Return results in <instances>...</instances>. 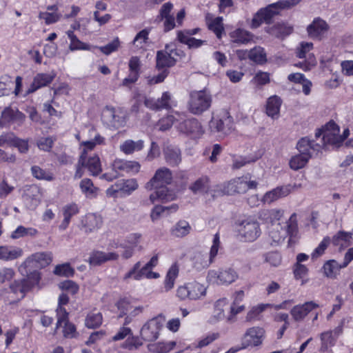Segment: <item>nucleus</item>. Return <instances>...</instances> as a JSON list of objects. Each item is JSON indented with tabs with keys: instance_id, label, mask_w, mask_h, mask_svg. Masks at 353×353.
Segmentation results:
<instances>
[{
	"instance_id": "obj_13",
	"label": "nucleus",
	"mask_w": 353,
	"mask_h": 353,
	"mask_svg": "<svg viewBox=\"0 0 353 353\" xmlns=\"http://www.w3.org/2000/svg\"><path fill=\"white\" fill-rule=\"evenodd\" d=\"M237 278L236 272L232 268L210 270L208 274V280L218 285L230 284L235 281Z\"/></svg>"
},
{
	"instance_id": "obj_8",
	"label": "nucleus",
	"mask_w": 353,
	"mask_h": 353,
	"mask_svg": "<svg viewBox=\"0 0 353 353\" xmlns=\"http://www.w3.org/2000/svg\"><path fill=\"white\" fill-rule=\"evenodd\" d=\"M280 10L277 3L270 4L266 8L260 9L252 20L251 28H257L263 23H271L273 18L279 14Z\"/></svg>"
},
{
	"instance_id": "obj_6",
	"label": "nucleus",
	"mask_w": 353,
	"mask_h": 353,
	"mask_svg": "<svg viewBox=\"0 0 353 353\" xmlns=\"http://www.w3.org/2000/svg\"><path fill=\"white\" fill-rule=\"evenodd\" d=\"M220 245V237L219 233L214 236L212 245L210 248V256L202 252H196L192 257L193 265L197 270H202L208 268L214 261L217 255Z\"/></svg>"
},
{
	"instance_id": "obj_20",
	"label": "nucleus",
	"mask_w": 353,
	"mask_h": 353,
	"mask_svg": "<svg viewBox=\"0 0 353 353\" xmlns=\"http://www.w3.org/2000/svg\"><path fill=\"white\" fill-rule=\"evenodd\" d=\"M141 262L136 263L133 268L125 274L123 279L127 280L133 278L134 280H141L143 278L157 279L159 276L158 273L154 272L145 265L141 268Z\"/></svg>"
},
{
	"instance_id": "obj_30",
	"label": "nucleus",
	"mask_w": 353,
	"mask_h": 353,
	"mask_svg": "<svg viewBox=\"0 0 353 353\" xmlns=\"http://www.w3.org/2000/svg\"><path fill=\"white\" fill-rule=\"evenodd\" d=\"M171 96L168 92L163 93L161 97L157 100L145 99V104L147 107L152 110L169 109L170 108Z\"/></svg>"
},
{
	"instance_id": "obj_50",
	"label": "nucleus",
	"mask_w": 353,
	"mask_h": 353,
	"mask_svg": "<svg viewBox=\"0 0 353 353\" xmlns=\"http://www.w3.org/2000/svg\"><path fill=\"white\" fill-rule=\"evenodd\" d=\"M310 157L311 155L304 156L301 154L292 157L289 162L290 168L294 170L303 168L307 164Z\"/></svg>"
},
{
	"instance_id": "obj_24",
	"label": "nucleus",
	"mask_w": 353,
	"mask_h": 353,
	"mask_svg": "<svg viewBox=\"0 0 353 353\" xmlns=\"http://www.w3.org/2000/svg\"><path fill=\"white\" fill-rule=\"evenodd\" d=\"M154 189H155V191L150 194L149 197L151 203H154L157 201L166 203L174 201L176 198L175 192L169 189L167 186H160Z\"/></svg>"
},
{
	"instance_id": "obj_43",
	"label": "nucleus",
	"mask_w": 353,
	"mask_h": 353,
	"mask_svg": "<svg viewBox=\"0 0 353 353\" xmlns=\"http://www.w3.org/2000/svg\"><path fill=\"white\" fill-rule=\"evenodd\" d=\"M179 267L176 264L172 265L168 270L164 281V288L166 292L174 288L175 280L179 275Z\"/></svg>"
},
{
	"instance_id": "obj_2",
	"label": "nucleus",
	"mask_w": 353,
	"mask_h": 353,
	"mask_svg": "<svg viewBox=\"0 0 353 353\" xmlns=\"http://www.w3.org/2000/svg\"><path fill=\"white\" fill-rule=\"evenodd\" d=\"M211 103L212 97L207 90L192 91L190 94L188 110L193 114H201L210 108Z\"/></svg>"
},
{
	"instance_id": "obj_15",
	"label": "nucleus",
	"mask_w": 353,
	"mask_h": 353,
	"mask_svg": "<svg viewBox=\"0 0 353 353\" xmlns=\"http://www.w3.org/2000/svg\"><path fill=\"white\" fill-rule=\"evenodd\" d=\"M26 120V115L17 108L6 107L2 111L0 117V128L6 127L10 123L21 125Z\"/></svg>"
},
{
	"instance_id": "obj_12",
	"label": "nucleus",
	"mask_w": 353,
	"mask_h": 353,
	"mask_svg": "<svg viewBox=\"0 0 353 353\" xmlns=\"http://www.w3.org/2000/svg\"><path fill=\"white\" fill-rule=\"evenodd\" d=\"M239 233L245 241H254L261 234L259 223L254 219L248 218L241 223Z\"/></svg>"
},
{
	"instance_id": "obj_18",
	"label": "nucleus",
	"mask_w": 353,
	"mask_h": 353,
	"mask_svg": "<svg viewBox=\"0 0 353 353\" xmlns=\"http://www.w3.org/2000/svg\"><path fill=\"white\" fill-rule=\"evenodd\" d=\"M177 129L179 132L191 136L193 138L200 137L204 132L200 122L194 118L184 120L179 123Z\"/></svg>"
},
{
	"instance_id": "obj_9",
	"label": "nucleus",
	"mask_w": 353,
	"mask_h": 353,
	"mask_svg": "<svg viewBox=\"0 0 353 353\" xmlns=\"http://www.w3.org/2000/svg\"><path fill=\"white\" fill-rule=\"evenodd\" d=\"M296 218V214L293 213L290 218L289 223H288L286 231H280L279 229L280 227L277 225L276 228H274L270 232V236L272 238L274 243H279L283 241L285 237L286 234L290 236L288 241L289 244L295 243V241L293 240V238L295 236L297 231L296 224L294 223Z\"/></svg>"
},
{
	"instance_id": "obj_17",
	"label": "nucleus",
	"mask_w": 353,
	"mask_h": 353,
	"mask_svg": "<svg viewBox=\"0 0 353 353\" xmlns=\"http://www.w3.org/2000/svg\"><path fill=\"white\" fill-rule=\"evenodd\" d=\"M265 336V330L259 327H252L247 330L242 338L243 348L260 345Z\"/></svg>"
},
{
	"instance_id": "obj_14",
	"label": "nucleus",
	"mask_w": 353,
	"mask_h": 353,
	"mask_svg": "<svg viewBox=\"0 0 353 353\" xmlns=\"http://www.w3.org/2000/svg\"><path fill=\"white\" fill-rule=\"evenodd\" d=\"M339 128L335 122L330 121L324 127L321 148L326 145L339 147L342 143V139L339 134Z\"/></svg>"
},
{
	"instance_id": "obj_10",
	"label": "nucleus",
	"mask_w": 353,
	"mask_h": 353,
	"mask_svg": "<svg viewBox=\"0 0 353 353\" xmlns=\"http://www.w3.org/2000/svg\"><path fill=\"white\" fill-rule=\"evenodd\" d=\"M245 188L244 178L239 177L217 185L214 192L218 194L232 195L245 193Z\"/></svg>"
},
{
	"instance_id": "obj_33",
	"label": "nucleus",
	"mask_w": 353,
	"mask_h": 353,
	"mask_svg": "<svg viewBox=\"0 0 353 353\" xmlns=\"http://www.w3.org/2000/svg\"><path fill=\"white\" fill-rule=\"evenodd\" d=\"M265 31L276 38L283 39L292 32L293 28L285 23H278L272 27L266 28Z\"/></svg>"
},
{
	"instance_id": "obj_23",
	"label": "nucleus",
	"mask_w": 353,
	"mask_h": 353,
	"mask_svg": "<svg viewBox=\"0 0 353 353\" xmlns=\"http://www.w3.org/2000/svg\"><path fill=\"white\" fill-rule=\"evenodd\" d=\"M319 307L316 303L312 301H307L294 306L290 310V314L295 321H301L311 311Z\"/></svg>"
},
{
	"instance_id": "obj_38",
	"label": "nucleus",
	"mask_w": 353,
	"mask_h": 353,
	"mask_svg": "<svg viewBox=\"0 0 353 353\" xmlns=\"http://www.w3.org/2000/svg\"><path fill=\"white\" fill-rule=\"evenodd\" d=\"M78 212L79 208L75 203H72L64 206L63 208V220L59 225L60 229H66L70 223L71 217L77 214Z\"/></svg>"
},
{
	"instance_id": "obj_59",
	"label": "nucleus",
	"mask_w": 353,
	"mask_h": 353,
	"mask_svg": "<svg viewBox=\"0 0 353 353\" xmlns=\"http://www.w3.org/2000/svg\"><path fill=\"white\" fill-rule=\"evenodd\" d=\"M321 339L322 341L321 351L324 352L327 350L328 347H332L335 343V339L332 335V332H325L321 334Z\"/></svg>"
},
{
	"instance_id": "obj_27",
	"label": "nucleus",
	"mask_w": 353,
	"mask_h": 353,
	"mask_svg": "<svg viewBox=\"0 0 353 353\" xmlns=\"http://www.w3.org/2000/svg\"><path fill=\"white\" fill-rule=\"evenodd\" d=\"M290 192L291 187L290 185L276 187L267 192L263 196L262 201L264 203L270 204L281 198L288 196Z\"/></svg>"
},
{
	"instance_id": "obj_34",
	"label": "nucleus",
	"mask_w": 353,
	"mask_h": 353,
	"mask_svg": "<svg viewBox=\"0 0 353 353\" xmlns=\"http://www.w3.org/2000/svg\"><path fill=\"white\" fill-rule=\"evenodd\" d=\"M352 233L339 231L331 239V242L334 246H339L340 249L345 248L352 243Z\"/></svg>"
},
{
	"instance_id": "obj_16",
	"label": "nucleus",
	"mask_w": 353,
	"mask_h": 353,
	"mask_svg": "<svg viewBox=\"0 0 353 353\" xmlns=\"http://www.w3.org/2000/svg\"><path fill=\"white\" fill-rule=\"evenodd\" d=\"M352 260H353V247L345 253L342 264H339L335 260L327 261L323 267L324 274L329 278H335L338 272L341 268H345Z\"/></svg>"
},
{
	"instance_id": "obj_4",
	"label": "nucleus",
	"mask_w": 353,
	"mask_h": 353,
	"mask_svg": "<svg viewBox=\"0 0 353 353\" xmlns=\"http://www.w3.org/2000/svg\"><path fill=\"white\" fill-rule=\"evenodd\" d=\"M206 290V287L203 284L192 281L179 286L176 295L181 301H196L205 296Z\"/></svg>"
},
{
	"instance_id": "obj_51",
	"label": "nucleus",
	"mask_w": 353,
	"mask_h": 353,
	"mask_svg": "<svg viewBox=\"0 0 353 353\" xmlns=\"http://www.w3.org/2000/svg\"><path fill=\"white\" fill-rule=\"evenodd\" d=\"M31 173L34 178L39 180L51 181L54 179V175L51 172L42 169L38 165L32 166Z\"/></svg>"
},
{
	"instance_id": "obj_22",
	"label": "nucleus",
	"mask_w": 353,
	"mask_h": 353,
	"mask_svg": "<svg viewBox=\"0 0 353 353\" xmlns=\"http://www.w3.org/2000/svg\"><path fill=\"white\" fill-rule=\"evenodd\" d=\"M101 119L103 123L110 128H119L123 126L124 121L116 114L114 108L106 106L102 111Z\"/></svg>"
},
{
	"instance_id": "obj_40",
	"label": "nucleus",
	"mask_w": 353,
	"mask_h": 353,
	"mask_svg": "<svg viewBox=\"0 0 353 353\" xmlns=\"http://www.w3.org/2000/svg\"><path fill=\"white\" fill-rule=\"evenodd\" d=\"M281 100L277 96L270 97L267 101L266 113L269 117L274 119L278 117L279 114Z\"/></svg>"
},
{
	"instance_id": "obj_31",
	"label": "nucleus",
	"mask_w": 353,
	"mask_h": 353,
	"mask_svg": "<svg viewBox=\"0 0 353 353\" xmlns=\"http://www.w3.org/2000/svg\"><path fill=\"white\" fill-rule=\"evenodd\" d=\"M163 154L165 161L172 166L177 165L181 161V150L176 146H167L164 149Z\"/></svg>"
},
{
	"instance_id": "obj_58",
	"label": "nucleus",
	"mask_w": 353,
	"mask_h": 353,
	"mask_svg": "<svg viewBox=\"0 0 353 353\" xmlns=\"http://www.w3.org/2000/svg\"><path fill=\"white\" fill-rule=\"evenodd\" d=\"M139 187L135 179H122V193L125 195H130Z\"/></svg>"
},
{
	"instance_id": "obj_56",
	"label": "nucleus",
	"mask_w": 353,
	"mask_h": 353,
	"mask_svg": "<svg viewBox=\"0 0 353 353\" xmlns=\"http://www.w3.org/2000/svg\"><path fill=\"white\" fill-rule=\"evenodd\" d=\"M149 30L143 29L137 34L132 41L136 48L139 49L143 48L144 45L148 43L149 39Z\"/></svg>"
},
{
	"instance_id": "obj_7",
	"label": "nucleus",
	"mask_w": 353,
	"mask_h": 353,
	"mask_svg": "<svg viewBox=\"0 0 353 353\" xmlns=\"http://www.w3.org/2000/svg\"><path fill=\"white\" fill-rule=\"evenodd\" d=\"M165 319L163 315L153 318L145 323L141 330V336L145 341H154L158 337Z\"/></svg>"
},
{
	"instance_id": "obj_5",
	"label": "nucleus",
	"mask_w": 353,
	"mask_h": 353,
	"mask_svg": "<svg viewBox=\"0 0 353 353\" xmlns=\"http://www.w3.org/2000/svg\"><path fill=\"white\" fill-rule=\"evenodd\" d=\"M233 119L228 112H222L216 116H213L209 122V128L212 133H216L219 137H225L232 132Z\"/></svg>"
},
{
	"instance_id": "obj_26",
	"label": "nucleus",
	"mask_w": 353,
	"mask_h": 353,
	"mask_svg": "<svg viewBox=\"0 0 353 353\" xmlns=\"http://www.w3.org/2000/svg\"><path fill=\"white\" fill-rule=\"evenodd\" d=\"M23 254L22 248L14 245H0V260L11 261L19 259Z\"/></svg>"
},
{
	"instance_id": "obj_1",
	"label": "nucleus",
	"mask_w": 353,
	"mask_h": 353,
	"mask_svg": "<svg viewBox=\"0 0 353 353\" xmlns=\"http://www.w3.org/2000/svg\"><path fill=\"white\" fill-rule=\"evenodd\" d=\"M41 279L40 273L34 271L29 274L26 279L16 280L10 285V292L15 295L12 302L17 301L25 296L26 292L38 285Z\"/></svg>"
},
{
	"instance_id": "obj_44",
	"label": "nucleus",
	"mask_w": 353,
	"mask_h": 353,
	"mask_svg": "<svg viewBox=\"0 0 353 353\" xmlns=\"http://www.w3.org/2000/svg\"><path fill=\"white\" fill-rule=\"evenodd\" d=\"M189 188L194 194L208 192L210 188L209 179L207 176L200 177Z\"/></svg>"
},
{
	"instance_id": "obj_36",
	"label": "nucleus",
	"mask_w": 353,
	"mask_h": 353,
	"mask_svg": "<svg viewBox=\"0 0 353 353\" xmlns=\"http://www.w3.org/2000/svg\"><path fill=\"white\" fill-rule=\"evenodd\" d=\"M231 41L237 44H247L253 39V34L243 29H236L230 33Z\"/></svg>"
},
{
	"instance_id": "obj_32",
	"label": "nucleus",
	"mask_w": 353,
	"mask_h": 353,
	"mask_svg": "<svg viewBox=\"0 0 353 353\" xmlns=\"http://www.w3.org/2000/svg\"><path fill=\"white\" fill-rule=\"evenodd\" d=\"M140 165L136 161H127L123 160H115L112 163L114 171H123L127 173H137L139 171Z\"/></svg>"
},
{
	"instance_id": "obj_48",
	"label": "nucleus",
	"mask_w": 353,
	"mask_h": 353,
	"mask_svg": "<svg viewBox=\"0 0 353 353\" xmlns=\"http://www.w3.org/2000/svg\"><path fill=\"white\" fill-rule=\"evenodd\" d=\"M283 215V210L281 209L264 210L260 212V217L271 223L279 221Z\"/></svg>"
},
{
	"instance_id": "obj_60",
	"label": "nucleus",
	"mask_w": 353,
	"mask_h": 353,
	"mask_svg": "<svg viewBox=\"0 0 353 353\" xmlns=\"http://www.w3.org/2000/svg\"><path fill=\"white\" fill-rule=\"evenodd\" d=\"M61 17V14L58 12H41L39 14V18L43 19L47 25L56 23Z\"/></svg>"
},
{
	"instance_id": "obj_52",
	"label": "nucleus",
	"mask_w": 353,
	"mask_h": 353,
	"mask_svg": "<svg viewBox=\"0 0 353 353\" xmlns=\"http://www.w3.org/2000/svg\"><path fill=\"white\" fill-rule=\"evenodd\" d=\"M227 305L228 302L226 299H221L216 301L214 304V314L212 316L213 321H219L224 319V309Z\"/></svg>"
},
{
	"instance_id": "obj_46",
	"label": "nucleus",
	"mask_w": 353,
	"mask_h": 353,
	"mask_svg": "<svg viewBox=\"0 0 353 353\" xmlns=\"http://www.w3.org/2000/svg\"><path fill=\"white\" fill-rule=\"evenodd\" d=\"M250 59L257 63L263 64L267 61L266 53L263 48L256 46L250 50Z\"/></svg>"
},
{
	"instance_id": "obj_54",
	"label": "nucleus",
	"mask_w": 353,
	"mask_h": 353,
	"mask_svg": "<svg viewBox=\"0 0 353 353\" xmlns=\"http://www.w3.org/2000/svg\"><path fill=\"white\" fill-rule=\"evenodd\" d=\"M176 343L170 341L168 343L159 342L149 345V350L157 353H167L174 348Z\"/></svg>"
},
{
	"instance_id": "obj_25",
	"label": "nucleus",
	"mask_w": 353,
	"mask_h": 353,
	"mask_svg": "<svg viewBox=\"0 0 353 353\" xmlns=\"http://www.w3.org/2000/svg\"><path fill=\"white\" fill-rule=\"evenodd\" d=\"M119 257V254L116 252L94 250L90 253L88 263L90 265L97 266L109 261H117Z\"/></svg>"
},
{
	"instance_id": "obj_57",
	"label": "nucleus",
	"mask_w": 353,
	"mask_h": 353,
	"mask_svg": "<svg viewBox=\"0 0 353 353\" xmlns=\"http://www.w3.org/2000/svg\"><path fill=\"white\" fill-rule=\"evenodd\" d=\"M53 272L58 276L70 277L74 275V270L67 263L57 265Z\"/></svg>"
},
{
	"instance_id": "obj_19",
	"label": "nucleus",
	"mask_w": 353,
	"mask_h": 353,
	"mask_svg": "<svg viewBox=\"0 0 353 353\" xmlns=\"http://www.w3.org/2000/svg\"><path fill=\"white\" fill-rule=\"evenodd\" d=\"M23 198L27 207L30 210H34L41 202L42 190L37 185L26 186L24 190Z\"/></svg>"
},
{
	"instance_id": "obj_63",
	"label": "nucleus",
	"mask_w": 353,
	"mask_h": 353,
	"mask_svg": "<svg viewBox=\"0 0 353 353\" xmlns=\"http://www.w3.org/2000/svg\"><path fill=\"white\" fill-rule=\"evenodd\" d=\"M11 146L17 148L19 152L22 154H26L29 150L28 141L18 138L15 135H14L13 142Z\"/></svg>"
},
{
	"instance_id": "obj_29",
	"label": "nucleus",
	"mask_w": 353,
	"mask_h": 353,
	"mask_svg": "<svg viewBox=\"0 0 353 353\" xmlns=\"http://www.w3.org/2000/svg\"><path fill=\"white\" fill-rule=\"evenodd\" d=\"M55 77L54 74L40 73L35 76L30 88L27 91L28 94L35 92L39 88L50 83Z\"/></svg>"
},
{
	"instance_id": "obj_42",
	"label": "nucleus",
	"mask_w": 353,
	"mask_h": 353,
	"mask_svg": "<svg viewBox=\"0 0 353 353\" xmlns=\"http://www.w3.org/2000/svg\"><path fill=\"white\" fill-rule=\"evenodd\" d=\"M179 207L176 204H172L170 206L156 205L153 208L150 213V218L152 221L158 220L163 213L169 214L171 212L177 211Z\"/></svg>"
},
{
	"instance_id": "obj_53",
	"label": "nucleus",
	"mask_w": 353,
	"mask_h": 353,
	"mask_svg": "<svg viewBox=\"0 0 353 353\" xmlns=\"http://www.w3.org/2000/svg\"><path fill=\"white\" fill-rule=\"evenodd\" d=\"M103 321L102 314L100 312L89 313L85 320V326L90 329H94L99 327Z\"/></svg>"
},
{
	"instance_id": "obj_55",
	"label": "nucleus",
	"mask_w": 353,
	"mask_h": 353,
	"mask_svg": "<svg viewBox=\"0 0 353 353\" xmlns=\"http://www.w3.org/2000/svg\"><path fill=\"white\" fill-rule=\"evenodd\" d=\"M37 234V230L32 228H25L22 225L19 226L11 234L13 239H19L24 236H34Z\"/></svg>"
},
{
	"instance_id": "obj_39",
	"label": "nucleus",
	"mask_w": 353,
	"mask_h": 353,
	"mask_svg": "<svg viewBox=\"0 0 353 353\" xmlns=\"http://www.w3.org/2000/svg\"><path fill=\"white\" fill-rule=\"evenodd\" d=\"M81 192L87 198L93 199L97 196L99 189L95 187L93 182L90 179H83L79 184Z\"/></svg>"
},
{
	"instance_id": "obj_21",
	"label": "nucleus",
	"mask_w": 353,
	"mask_h": 353,
	"mask_svg": "<svg viewBox=\"0 0 353 353\" xmlns=\"http://www.w3.org/2000/svg\"><path fill=\"white\" fill-rule=\"evenodd\" d=\"M329 28L330 26L325 21L320 17H316L307 27V32L311 39L321 40Z\"/></svg>"
},
{
	"instance_id": "obj_64",
	"label": "nucleus",
	"mask_w": 353,
	"mask_h": 353,
	"mask_svg": "<svg viewBox=\"0 0 353 353\" xmlns=\"http://www.w3.org/2000/svg\"><path fill=\"white\" fill-rule=\"evenodd\" d=\"M143 345L141 340L138 336L128 337L123 343L122 347L130 350L138 349Z\"/></svg>"
},
{
	"instance_id": "obj_37",
	"label": "nucleus",
	"mask_w": 353,
	"mask_h": 353,
	"mask_svg": "<svg viewBox=\"0 0 353 353\" xmlns=\"http://www.w3.org/2000/svg\"><path fill=\"white\" fill-rule=\"evenodd\" d=\"M191 230L189 223L185 220L179 221L171 229L170 233L177 238H182L187 236Z\"/></svg>"
},
{
	"instance_id": "obj_47",
	"label": "nucleus",
	"mask_w": 353,
	"mask_h": 353,
	"mask_svg": "<svg viewBox=\"0 0 353 353\" xmlns=\"http://www.w3.org/2000/svg\"><path fill=\"white\" fill-rule=\"evenodd\" d=\"M143 147V142L141 140L134 141L127 140L120 145L121 150L126 154H130L135 151L141 150Z\"/></svg>"
},
{
	"instance_id": "obj_11",
	"label": "nucleus",
	"mask_w": 353,
	"mask_h": 353,
	"mask_svg": "<svg viewBox=\"0 0 353 353\" xmlns=\"http://www.w3.org/2000/svg\"><path fill=\"white\" fill-rule=\"evenodd\" d=\"M172 181V174L170 169L165 167L158 169L153 177L146 183L145 188L147 190H152L154 188L167 186Z\"/></svg>"
},
{
	"instance_id": "obj_49",
	"label": "nucleus",
	"mask_w": 353,
	"mask_h": 353,
	"mask_svg": "<svg viewBox=\"0 0 353 353\" xmlns=\"http://www.w3.org/2000/svg\"><path fill=\"white\" fill-rule=\"evenodd\" d=\"M208 28L214 32L216 37L220 39L221 37L223 26L222 23V17H216L210 20L208 15L206 17Z\"/></svg>"
},
{
	"instance_id": "obj_62",
	"label": "nucleus",
	"mask_w": 353,
	"mask_h": 353,
	"mask_svg": "<svg viewBox=\"0 0 353 353\" xmlns=\"http://www.w3.org/2000/svg\"><path fill=\"white\" fill-rule=\"evenodd\" d=\"M330 243L331 239L329 236H325L312 253V259H314L321 256Z\"/></svg>"
},
{
	"instance_id": "obj_41",
	"label": "nucleus",
	"mask_w": 353,
	"mask_h": 353,
	"mask_svg": "<svg viewBox=\"0 0 353 353\" xmlns=\"http://www.w3.org/2000/svg\"><path fill=\"white\" fill-rule=\"evenodd\" d=\"M297 149L301 154L306 156L311 155L310 150H319L321 148L320 143L314 144L313 141L306 138H302L297 143Z\"/></svg>"
},
{
	"instance_id": "obj_45",
	"label": "nucleus",
	"mask_w": 353,
	"mask_h": 353,
	"mask_svg": "<svg viewBox=\"0 0 353 353\" xmlns=\"http://www.w3.org/2000/svg\"><path fill=\"white\" fill-rule=\"evenodd\" d=\"M86 168L92 176H98L102 171L100 159L97 155L90 157L88 160L85 159Z\"/></svg>"
},
{
	"instance_id": "obj_3",
	"label": "nucleus",
	"mask_w": 353,
	"mask_h": 353,
	"mask_svg": "<svg viewBox=\"0 0 353 353\" xmlns=\"http://www.w3.org/2000/svg\"><path fill=\"white\" fill-rule=\"evenodd\" d=\"M182 50H178L173 43L166 44L164 50H159L156 56V68L159 70L174 66L176 63L174 56L183 57Z\"/></svg>"
},
{
	"instance_id": "obj_61",
	"label": "nucleus",
	"mask_w": 353,
	"mask_h": 353,
	"mask_svg": "<svg viewBox=\"0 0 353 353\" xmlns=\"http://www.w3.org/2000/svg\"><path fill=\"white\" fill-rule=\"evenodd\" d=\"M119 46L120 41L118 37H116L107 45L99 47V49L102 53L106 55H109L112 52L117 51L119 49Z\"/></svg>"
},
{
	"instance_id": "obj_28",
	"label": "nucleus",
	"mask_w": 353,
	"mask_h": 353,
	"mask_svg": "<svg viewBox=\"0 0 353 353\" xmlns=\"http://www.w3.org/2000/svg\"><path fill=\"white\" fill-rule=\"evenodd\" d=\"M52 261V254L50 252H37L32 254L23 263L25 265L34 262L37 267L44 268L48 265Z\"/></svg>"
},
{
	"instance_id": "obj_35",
	"label": "nucleus",
	"mask_w": 353,
	"mask_h": 353,
	"mask_svg": "<svg viewBox=\"0 0 353 353\" xmlns=\"http://www.w3.org/2000/svg\"><path fill=\"white\" fill-rule=\"evenodd\" d=\"M102 225V218L96 214H88L83 220V225L86 232L99 229Z\"/></svg>"
}]
</instances>
